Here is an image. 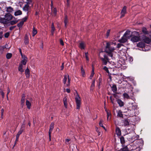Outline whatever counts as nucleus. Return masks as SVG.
I'll use <instances>...</instances> for the list:
<instances>
[{"label": "nucleus", "instance_id": "f257e3e1", "mask_svg": "<svg viewBox=\"0 0 151 151\" xmlns=\"http://www.w3.org/2000/svg\"><path fill=\"white\" fill-rule=\"evenodd\" d=\"M113 45H116V43L113 42H108L106 43L105 51L107 53V55L103 52L100 53L99 56L102 61L103 65H106L108 62L109 61L108 57H110L112 59H114L112 54V52L115 50L114 47L113 46Z\"/></svg>", "mask_w": 151, "mask_h": 151}, {"label": "nucleus", "instance_id": "f03ea898", "mask_svg": "<svg viewBox=\"0 0 151 151\" xmlns=\"http://www.w3.org/2000/svg\"><path fill=\"white\" fill-rule=\"evenodd\" d=\"M137 106L133 103L129 104V106L124 110V112L127 113V116L129 117H132L135 115V110L137 108Z\"/></svg>", "mask_w": 151, "mask_h": 151}, {"label": "nucleus", "instance_id": "7ed1b4c3", "mask_svg": "<svg viewBox=\"0 0 151 151\" xmlns=\"http://www.w3.org/2000/svg\"><path fill=\"white\" fill-rule=\"evenodd\" d=\"M12 18L13 17L11 14L8 13L5 14L4 18H0V22L4 24H7L12 19Z\"/></svg>", "mask_w": 151, "mask_h": 151}, {"label": "nucleus", "instance_id": "20e7f679", "mask_svg": "<svg viewBox=\"0 0 151 151\" xmlns=\"http://www.w3.org/2000/svg\"><path fill=\"white\" fill-rule=\"evenodd\" d=\"M77 95L75 98V99L76 104V109H79L81 105V100L79 95L76 91Z\"/></svg>", "mask_w": 151, "mask_h": 151}, {"label": "nucleus", "instance_id": "39448f33", "mask_svg": "<svg viewBox=\"0 0 151 151\" xmlns=\"http://www.w3.org/2000/svg\"><path fill=\"white\" fill-rule=\"evenodd\" d=\"M63 83L64 84H66L67 86H70V80L69 78V76L68 75H65L64 76Z\"/></svg>", "mask_w": 151, "mask_h": 151}, {"label": "nucleus", "instance_id": "423d86ee", "mask_svg": "<svg viewBox=\"0 0 151 151\" xmlns=\"http://www.w3.org/2000/svg\"><path fill=\"white\" fill-rule=\"evenodd\" d=\"M133 94L132 90H131L130 92H129L127 93H124L123 95L124 98L129 99H130V97L133 96Z\"/></svg>", "mask_w": 151, "mask_h": 151}, {"label": "nucleus", "instance_id": "0eeeda50", "mask_svg": "<svg viewBox=\"0 0 151 151\" xmlns=\"http://www.w3.org/2000/svg\"><path fill=\"white\" fill-rule=\"evenodd\" d=\"M140 36H132L131 38V40L133 42H138L140 39Z\"/></svg>", "mask_w": 151, "mask_h": 151}, {"label": "nucleus", "instance_id": "6e6552de", "mask_svg": "<svg viewBox=\"0 0 151 151\" xmlns=\"http://www.w3.org/2000/svg\"><path fill=\"white\" fill-rule=\"evenodd\" d=\"M126 9L127 7L126 6H124L121 12L120 18H121L124 17L125 14L126 13Z\"/></svg>", "mask_w": 151, "mask_h": 151}, {"label": "nucleus", "instance_id": "1a4fd4ad", "mask_svg": "<svg viewBox=\"0 0 151 151\" xmlns=\"http://www.w3.org/2000/svg\"><path fill=\"white\" fill-rule=\"evenodd\" d=\"M22 60L21 61V64L25 65L26 64L27 61V58L25 55L22 57Z\"/></svg>", "mask_w": 151, "mask_h": 151}, {"label": "nucleus", "instance_id": "9d476101", "mask_svg": "<svg viewBox=\"0 0 151 151\" xmlns=\"http://www.w3.org/2000/svg\"><path fill=\"white\" fill-rule=\"evenodd\" d=\"M128 38V37L125 36H124V35H123V36L118 41L121 43H124L127 42Z\"/></svg>", "mask_w": 151, "mask_h": 151}, {"label": "nucleus", "instance_id": "9b49d317", "mask_svg": "<svg viewBox=\"0 0 151 151\" xmlns=\"http://www.w3.org/2000/svg\"><path fill=\"white\" fill-rule=\"evenodd\" d=\"M129 151H132L136 149L137 147L134 145L133 144H132L130 145H128Z\"/></svg>", "mask_w": 151, "mask_h": 151}, {"label": "nucleus", "instance_id": "f8f14e48", "mask_svg": "<svg viewBox=\"0 0 151 151\" xmlns=\"http://www.w3.org/2000/svg\"><path fill=\"white\" fill-rule=\"evenodd\" d=\"M24 43L25 45H27L29 44V35L27 34H26L25 35Z\"/></svg>", "mask_w": 151, "mask_h": 151}, {"label": "nucleus", "instance_id": "ddd939ff", "mask_svg": "<svg viewBox=\"0 0 151 151\" xmlns=\"http://www.w3.org/2000/svg\"><path fill=\"white\" fill-rule=\"evenodd\" d=\"M143 41L147 44L150 43L151 41L149 37H147L146 36H144L143 37Z\"/></svg>", "mask_w": 151, "mask_h": 151}, {"label": "nucleus", "instance_id": "4468645a", "mask_svg": "<svg viewBox=\"0 0 151 151\" xmlns=\"http://www.w3.org/2000/svg\"><path fill=\"white\" fill-rule=\"evenodd\" d=\"M138 136L135 133V134L131 137V139H129V141L131 143L133 142L135 140L137 139L138 137Z\"/></svg>", "mask_w": 151, "mask_h": 151}, {"label": "nucleus", "instance_id": "2eb2a0df", "mask_svg": "<svg viewBox=\"0 0 151 151\" xmlns=\"http://www.w3.org/2000/svg\"><path fill=\"white\" fill-rule=\"evenodd\" d=\"M25 74L26 77L27 78H29L30 77V71L29 69L27 68L25 71Z\"/></svg>", "mask_w": 151, "mask_h": 151}, {"label": "nucleus", "instance_id": "dca6fc26", "mask_svg": "<svg viewBox=\"0 0 151 151\" xmlns=\"http://www.w3.org/2000/svg\"><path fill=\"white\" fill-rule=\"evenodd\" d=\"M130 31L129 30H127L124 33V36H125L128 37V38H129L131 37V36L130 35Z\"/></svg>", "mask_w": 151, "mask_h": 151}, {"label": "nucleus", "instance_id": "f3484780", "mask_svg": "<svg viewBox=\"0 0 151 151\" xmlns=\"http://www.w3.org/2000/svg\"><path fill=\"white\" fill-rule=\"evenodd\" d=\"M135 134V133L134 132L132 131V132L128 134L127 135V139L129 141V139H131V137Z\"/></svg>", "mask_w": 151, "mask_h": 151}, {"label": "nucleus", "instance_id": "a211bd4d", "mask_svg": "<svg viewBox=\"0 0 151 151\" xmlns=\"http://www.w3.org/2000/svg\"><path fill=\"white\" fill-rule=\"evenodd\" d=\"M116 132L118 136H120L121 134V132L120 129L119 127H117L116 129Z\"/></svg>", "mask_w": 151, "mask_h": 151}, {"label": "nucleus", "instance_id": "6ab92c4d", "mask_svg": "<svg viewBox=\"0 0 151 151\" xmlns=\"http://www.w3.org/2000/svg\"><path fill=\"white\" fill-rule=\"evenodd\" d=\"M117 102L120 107H122L124 106V103L121 99H118Z\"/></svg>", "mask_w": 151, "mask_h": 151}, {"label": "nucleus", "instance_id": "aec40b11", "mask_svg": "<svg viewBox=\"0 0 151 151\" xmlns=\"http://www.w3.org/2000/svg\"><path fill=\"white\" fill-rule=\"evenodd\" d=\"M63 101L64 106L66 108H67L68 104L67 98L66 96L64 97L63 99Z\"/></svg>", "mask_w": 151, "mask_h": 151}, {"label": "nucleus", "instance_id": "412c9836", "mask_svg": "<svg viewBox=\"0 0 151 151\" xmlns=\"http://www.w3.org/2000/svg\"><path fill=\"white\" fill-rule=\"evenodd\" d=\"M123 123L124 126H127L129 125V122L128 119H125L123 120Z\"/></svg>", "mask_w": 151, "mask_h": 151}, {"label": "nucleus", "instance_id": "4be33fe9", "mask_svg": "<svg viewBox=\"0 0 151 151\" xmlns=\"http://www.w3.org/2000/svg\"><path fill=\"white\" fill-rule=\"evenodd\" d=\"M25 96L24 94H23V96L22 97L21 100V105H22V107H23V106L24 105V103L25 102Z\"/></svg>", "mask_w": 151, "mask_h": 151}, {"label": "nucleus", "instance_id": "5701e85b", "mask_svg": "<svg viewBox=\"0 0 151 151\" xmlns=\"http://www.w3.org/2000/svg\"><path fill=\"white\" fill-rule=\"evenodd\" d=\"M23 65L22 64H20L19 65V66L18 68V70L19 71L23 73L24 71V70L23 69Z\"/></svg>", "mask_w": 151, "mask_h": 151}, {"label": "nucleus", "instance_id": "b1692460", "mask_svg": "<svg viewBox=\"0 0 151 151\" xmlns=\"http://www.w3.org/2000/svg\"><path fill=\"white\" fill-rule=\"evenodd\" d=\"M128 146H123V147L120 150V151H129Z\"/></svg>", "mask_w": 151, "mask_h": 151}, {"label": "nucleus", "instance_id": "393cba45", "mask_svg": "<svg viewBox=\"0 0 151 151\" xmlns=\"http://www.w3.org/2000/svg\"><path fill=\"white\" fill-rule=\"evenodd\" d=\"M54 123L53 122L51 123L50 125V129L49 130V132H52V130L54 128Z\"/></svg>", "mask_w": 151, "mask_h": 151}, {"label": "nucleus", "instance_id": "a878e982", "mask_svg": "<svg viewBox=\"0 0 151 151\" xmlns=\"http://www.w3.org/2000/svg\"><path fill=\"white\" fill-rule=\"evenodd\" d=\"M29 8V5L28 4H27L25 5L24 7H23V10L25 12H27L28 11V9Z\"/></svg>", "mask_w": 151, "mask_h": 151}, {"label": "nucleus", "instance_id": "bb28decb", "mask_svg": "<svg viewBox=\"0 0 151 151\" xmlns=\"http://www.w3.org/2000/svg\"><path fill=\"white\" fill-rule=\"evenodd\" d=\"M26 104L27 106V108L29 109H30L31 106V103L28 100H26Z\"/></svg>", "mask_w": 151, "mask_h": 151}, {"label": "nucleus", "instance_id": "cd10ccee", "mask_svg": "<svg viewBox=\"0 0 151 151\" xmlns=\"http://www.w3.org/2000/svg\"><path fill=\"white\" fill-rule=\"evenodd\" d=\"M6 11L7 12L9 13L12 12L13 11V8L11 6L7 7Z\"/></svg>", "mask_w": 151, "mask_h": 151}, {"label": "nucleus", "instance_id": "c85d7f7f", "mask_svg": "<svg viewBox=\"0 0 151 151\" xmlns=\"http://www.w3.org/2000/svg\"><path fill=\"white\" fill-rule=\"evenodd\" d=\"M111 89L112 91L114 93L116 92L117 91V88L115 84H114L111 87Z\"/></svg>", "mask_w": 151, "mask_h": 151}, {"label": "nucleus", "instance_id": "c756f323", "mask_svg": "<svg viewBox=\"0 0 151 151\" xmlns=\"http://www.w3.org/2000/svg\"><path fill=\"white\" fill-rule=\"evenodd\" d=\"M117 116L120 117H123V115L121 110H119L117 112Z\"/></svg>", "mask_w": 151, "mask_h": 151}, {"label": "nucleus", "instance_id": "7c9ffc66", "mask_svg": "<svg viewBox=\"0 0 151 151\" xmlns=\"http://www.w3.org/2000/svg\"><path fill=\"white\" fill-rule=\"evenodd\" d=\"M142 32L145 34L147 35L148 34V32L147 29L145 27H144L142 28Z\"/></svg>", "mask_w": 151, "mask_h": 151}, {"label": "nucleus", "instance_id": "2f4dec72", "mask_svg": "<svg viewBox=\"0 0 151 151\" xmlns=\"http://www.w3.org/2000/svg\"><path fill=\"white\" fill-rule=\"evenodd\" d=\"M37 30L34 27H33L32 32V36L34 37L37 34Z\"/></svg>", "mask_w": 151, "mask_h": 151}, {"label": "nucleus", "instance_id": "473e14b6", "mask_svg": "<svg viewBox=\"0 0 151 151\" xmlns=\"http://www.w3.org/2000/svg\"><path fill=\"white\" fill-rule=\"evenodd\" d=\"M85 45L83 42H81L79 44V47L81 49H84L85 48Z\"/></svg>", "mask_w": 151, "mask_h": 151}, {"label": "nucleus", "instance_id": "72a5a7b5", "mask_svg": "<svg viewBox=\"0 0 151 151\" xmlns=\"http://www.w3.org/2000/svg\"><path fill=\"white\" fill-rule=\"evenodd\" d=\"M22 14V12L20 10H18L15 12L14 13V15L15 16L20 15Z\"/></svg>", "mask_w": 151, "mask_h": 151}, {"label": "nucleus", "instance_id": "f704fd0d", "mask_svg": "<svg viewBox=\"0 0 151 151\" xmlns=\"http://www.w3.org/2000/svg\"><path fill=\"white\" fill-rule=\"evenodd\" d=\"M64 22L65 24V27H66L67 23L68 22V19L67 16L66 15L65 17V19L64 21Z\"/></svg>", "mask_w": 151, "mask_h": 151}, {"label": "nucleus", "instance_id": "c9c22d12", "mask_svg": "<svg viewBox=\"0 0 151 151\" xmlns=\"http://www.w3.org/2000/svg\"><path fill=\"white\" fill-rule=\"evenodd\" d=\"M18 22V20H12L10 21L9 23L11 25H13L15 24L17 22Z\"/></svg>", "mask_w": 151, "mask_h": 151}, {"label": "nucleus", "instance_id": "e433bc0d", "mask_svg": "<svg viewBox=\"0 0 151 151\" xmlns=\"http://www.w3.org/2000/svg\"><path fill=\"white\" fill-rule=\"evenodd\" d=\"M144 44L142 42H141L138 43L137 45V47H142L144 46Z\"/></svg>", "mask_w": 151, "mask_h": 151}, {"label": "nucleus", "instance_id": "4c0bfd02", "mask_svg": "<svg viewBox=\"0 0 151 151\" xmlns=\"http://www.w3.org/2000/svg\"><path fill=\"white\" fill-rule=\"evenodd\" d=\"M81 71L82 76L84 77L85 75V73L83 66H82L81 67Z\"/></svg>", "mask_w": 151, "mask_h": 151}, {"label": "nucleus", "instance_id": "58836bf2", "mask_svg": "<svg viewBox=\"0 0 151 151\" xmlns=\"http://www.w3.org/2000/svg\"><path fill=\"white\" fill-rule=\"evenodd\" d=\"M12 56V54L11 53H7L6 55V57L7 59L11 58Z\"/></svg>", "mask_w": 151, "mask_h": 151}, {"label": "nucleus", "instance_id": "ea45409f", "mask_svg": "<svg viewBox=\"0 0 151 151\" xmlns=\"http://www.w3.org/2000/svg\"><path fill=\"white\" fill-rule=\"evenodd\" d=\"M95 80H94L92 83L91 86V87L90 89L91 90H93V89L94 87L95 86Z\"/></svg>", "mask_w": 151, "mask_h": 151}, {"label": "nucleus", "instance_id": "a19ab883", "mask_svg": "<svg viewBox=\"0 0 151 151\" xmlns=\"http://www.w3.org/2000/svg\"><path fill=\"white\" fill-rule=\"evenodd\" d=\"M103 120H101L99 123V124L100 125V126L103 127L104 129H105V127L104 126L103 124Z\"/></svg>", "mask_w": 151, "mask_h": 151}, {"label": "nucleus", "instance_id": "79ce46f5", "mask_svg": "<svg viewBox=\"0 0 151 151\" xmlns=\"http://www.w3.org/2000/svg\"><path fill=\"white\" fill-rule=\"evenodd\" d=\"M24 24V23L23 21H21L20 22H19V23H18L17 25V26L19 27V28H21L22 27L23 25Z\"/></svg>", "mask_w": 151, "mask_h": 151}, {"label": "nucleus", "instance_id": "37998d69", "mask_svg": "<svg viewBox=\"0 0 151 151\" xmlns=\"http://www.w3.org/2000/svg\"><path fill=\"white\" fill-rule=\"evenodd\" d=\"M132 34L135 35V36H139V33L136 31H134L132 32Z\"/></svg>", "mask_w": 151, "mask_h": 151}, {"label": "nucleus", "instance_id": "c03bdc74", "mask_svg": "<svg viewBox=\"0 0 151 151\" xmlns=\"http://www.w3.org/2000/svg\"><path fill=\"white\" fill-rule=\"evenodd\" d=\"M120 142L122 144H123L125 143L124 138L123 137H121L120 138Z\"/></svg>", "mask_w": 151, "mask_h": 151}, {"label": "nucleus", "instance_id": "a18cd8bd", "mask_svg": "<svg viewBox=\"0 0 151 151\" xmlns=\"http://www.w3.org/2000/svg\"><path fill=\"white\" fill-rule=\"evenodd\" d=\"M52 12H53V14L55 15H56L57 14V10L56 8H54L52 10Z\"/></svg>", "mask_w": 151, "mask_h": 151}, {"label": "nucleus", "instance_id": "49530a36", "mask_svg": "<svg viewBox=\"0 0 151 151\" xmlns=\"http://www.w3.org/2000/svg\"><path fill=\"white\" fill-rule=\"evenodd\" d=\"M94 70L93 69V68L91 71V74L90 76V78L91 79L93 77L94 75Z\"/></svg>", "mask_w": 151, "mask_h": 151}, {"label": "nucleus", "instance_id": "de8ad7c7", "mask_svg": "<svg viewBox=\"0 0 151 151\" xmlns=\"http://www.w3.org/2000/svg\"><path fill=\"white\" fill-rule=\"evenodd\" d=\"M85 57L86 58V60H87V61H89V58L88 57V52H85Z\"/></svg>", "mask_w": 151, "mask_h": 151}, {"label": "nucleus", "instance_id": "09e8293b", "mask_svg": "<svg viewBox=\"0 0 151 151\" xmlns=\"http://www.w3.org/2000/svg\"><path fill=\"white\" fill-rule=\"evenodd\" d=\"M52 30L51 32L52 33H53L54 32L55 30V28L54 26L53 23H52L51 26Z\"/></svg>", "mask_w": 151, "mask_h": 151}, {"label": "nucleus", "instance_id": "8fccbe9b", "mask_svg": "<svg viewBox=\"0 0 151 151\" xmlns=\"http://www.w3.org/2000/svg\"><path fill=\"white\" fill-rule=\"evenodd\" d=\"M23 132V130L22 129H20L17 135L19 136Z\"/></svg>", "mask_w": 151, "mask_h": 151}, {"label": "nucleus", "instance_id": "3c124183", "mask_svg": "<svg viewBox=\"0 0 151 151\" xmlns=\"http://www.w3.org/2000/svg\"><path fill=\"white\" fill-rule=\"evenodd\" d=\"M103 69L105 71H106L107 73H109V70L108 69V68L106 66H104L103 68Z\"/></svg>", "mask_w": 151, "mask_h": 151}, {"label": "nucleus", "instance_id": "603ef678", "mask_svg": "<svg viewBox=\"0 0 151 151\" xmlns=\"http://www.w3.org/2000/svg\"><path fill=\"white\" fill-rule=\"evenodd\" d=\"M107 115V119L108 120L109 116L111 115V114L110 111H109L106 112Z\"/></svg>", "mask_w": 151, "mask_h": 151}, {"label": "nucleus", "instance_id": "864d4df0", "mask_svg": "<svg viewBox=\"0 0 151 151\" xmlns=\"http://www.w3.org/2000/svg\"><path fill=\"white\" fill-rule=\"evenodd\" d=\"M9 35V33L8 32H7L6 33H5L4 35V37L5 38H8Z\"/></svg>", "mask_w": 151, "mask_h": 151}, {"label": "nucleus", "instance_id": "5fc2aeb1", "mask_svg": "<svg viewBox=\"0 0 151 151\" xmlns=\"http://www.w3.org/2000/svg\"><path fill=\"white\" fill-rule=\"evenodd\" d=\"M19 136L18 135H16V141H15V144L14 145H15L16 142L18 141V140H19ZM15 145H14V146Z\"/></svg>", "mask_w": 151, "mask_h": 151}, {"label": "nucleus", "instance_id": "6e6d98bb", "mask_svg": "<svg viewBox=\"0 0 151 151\" xmlns=\"http://www.w3.org/2000/svg\"><path fill=\"white\" fill-rule=\"evenodd\" d=\"M60 44L62 45H64V43L63 40L62 39H60Z\"/></svg>", "mask_w": 151, "mask_h": 151}, {"label": "nucleus", "instance_id": "4d7b16f0", "mask_svg": "<svg viewBox=\"0 0 151 151\" xmlns=\"http://www.w3.org/2000/svg\"><path fill=\"white\" fill-rule=\"evenodd\" d=\"M123 45L122 44L119 43L117 45V47L118 48H120L122 46H123Z\"/></svg>", "mask_w": 151, "mask_h": 151}, {"label": "nucleus", "instance_id": "13d9d810", "mask_svg": "<svg viewBox=\"0 0 151 151\" xmlns=\"http://www.w3.org/2000/svg\"><path fill=\"white\" fill-rule=\"evenodd\" d=\"M24 128H25V124H24L22 125L20 129H22L24 131Z\"/></svg>", "mask_w": 151, "mask_h": 151}, {"label": "nucleus", "instance_id": "bf43d9fd", "mask_svg": "<svg viewBox=\"0 0 151 151\" xmlns=\"http://www.w3.org/2000/svg\"><path fill=\"white\" fill-rule=\"evenodd\" d=\"M19 52H20V53L22 56V57H23V56H24L25 55H23L22 54V50H21V48H19Z\"/></svg>", "mask_w": 151, "mask_h": 151}, {"label": "nucleus", "instance_id": "052dcab7", "mask_svg": "<svg viewBox=\"0 0 151 151\" xmlns=\"http://www.w3.org/2000/svg\"><path fill=\"white\" fill-rule=\"evenodd\" d=\"M3 32H0V40L2 39L3 37Z\"/></svg>", "mask_w": 151, "mask_h": 151}, {"label": "nucleus", "instance_id": "680f3d73", "mask_svg": "<svg viewBox=\"0 0 151 151\" xmlns=\"http://www.w3.org/2000/svg\"><path fill=\"white\" fill-rule=\"evenodd\" d=\"M16 27V26H11L10 27V28H9V29L10 30H12L13 29H14L15 27Z\"/></svg>", "mask_w": 151, "mask_h": 151}, {"label": "nucleus", "instance_id": "e2e57ef3", "mask_svg": "<svg viewBox=\"0 0 151 151\" xmlns=\"http://www.w3.org/2000/svg\"><path fill=\"white\" fill-rule=\"evenodd\" d=\"M1 93V95L2 97L3 98H4V94L3 91H1L0 92Z\"/></svg>", "mask_w": 151, "mask_h": 151}, {"label": "nucleus", "instance_id": "0e129e2a", "mask_svg": "<svg viewBox=\"0 0 151 151\" xmlns=\"http://www.w3.org/2000/svg\"><path fill=\"white\" fill-rule=\"evenodd\" d=\"M110 32V30H108L106 32V36L107 37H108L109 35Z\"/></svg>", "mask_w": 151, "mask_h": 151}, {"label": "nucleus", "instance_id": "69168bd1", "mask_svg": "<svg viewBox=\"0 0 151 151\" xmlns=\"http://www.w3.org/2000/svg\"><path fill=\"white\" fill-rule=\"evenodd\" d=\"M32 2L31 0H27V4H29H29H30Z\"/></svg>", "mask_w": 151, "mask_h": 151}, {"label": "nucleus", "instance_id": "338daca9", "mask_svg": "<svg viewBox=\"0 0 151 151\" xmlns=\"http://www.w3.org/2000/svg\"><path fill=\"white\" fill-rule=\"evenodd\" d=\"M27 19V17H25L22 19V21H23V23H24V22H25L26 21Z\"/></svg>", "mask_w": 151, "mask_h": 151}, {"label": "nucleus", "instance_id": "774afa93", "mask_svg": "<svg viewBox=\"0 0 151 151\" xmlns=\"http://www.w3.org/2000/svg\"><path fill=\"white\" fill-rule=\"evenodd\" d=\"M51 132H49V138L50 141H51Z\"/></svg>", "mask_w": 151, "mask_h": 151}]
</instances>
